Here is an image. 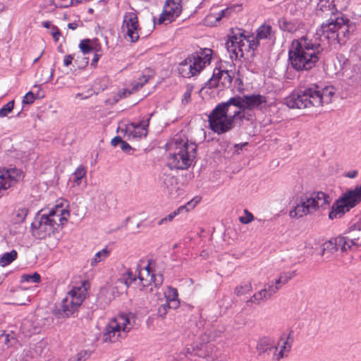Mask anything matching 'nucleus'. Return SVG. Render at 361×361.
Returning <instances> with one entry per match:
<instances>
[{"label": "nucleus", "mask_w": 361, "mask_h": 361, "mask_svg": "<svg viewBox=\"0 0 361 361\" xmlns=\"http://www.w3.org/2000/svg\"><path fill=\"white\" fill-rule=\"evenodd\" d=\"M184 207H178L177 209H176L175 211H173V212L170 213L167 216H166L165 218H163L161 219L159 221V225H161L163 224H164L166 221H172L174 217L176 216H177L178 214H179L180 213H181L182 212H183V209H184Z\"/></svg>", "instance_id": "obj_42"}, {"label": "nucleus", "mask_w": 361, "mask_h": 361, "mask_svg": "<svg viewBox=\"0 0 361 361\" xmlns=\"http://www.w3.org/2000/svg\"><path fill=\"white\" fill-rule=\"evenodd\" d=\"M195 57V61L200 60L198 62L201 66V71L205 67L206 64H209L212 60V50L210 49H204L200 53L192 54Z\"/></svg>", "instance_id": "obj_24"}, {"label": "nucleus", "mask_w": 361, "mask_h": 361, "mask_svg": "<svg viewBox=\"0 0 361 361\" xmlns=\"http://www.w3.org/2000/svg\"><path fill=\"white\" fill-rule=\"evenodd\" d=\"M315 201L310 195L309 192L302 194L295 200V205L289 212L291 218H301L315 212Z\"/></svg>", "instance_id": "obj_9"}, {"label": "nucleus", "mask_w": 361, "mask_h": 361, "mask_svg": "<svg viewBox=\"0 0 361 361\" xmlns=\"http://www.w3.org/2000/svg\"><path fill=\"white\" fill-rule=\"evenodd\" d=\"M295 276V271L283 273L280 275L279 278L276 280V284L279 287L288 283L289 280Z\"/></svg>", "instance_id": "obj_33"}, {"label": "nucleus", "mask_w": 361, "mask_h": 361, "mask_svg": "<svg viewBox=\"0 0 361 361\" xmlns=\"http://www.w3.org/2000/svg\"><path fill=\"white\" fill-rule=\"evenodd\" d=\"M229 99L216 106L209 115L208 122L210 129L217 134H223L233 128L234 122L239 119L242 122L245 118L243 109L234 104H228Z\"/></svg>", "instance_id": "obj_4"}, {"label": "nucleus", "mask_w": 361, "mask_h": 361, "mask_svg": "<svg viewBox=\"0 0 361 361\" xmlns=\"http://www.w3.org/2000/svg\"><path fill=\"white\" fill-rule=\"evenodd\" d=\"M344 235L346 246H350V250L353 247L361 246V220L351 225Z\"/></svg>", "instance_id": "obj_15"}, {"label": "nucleus", "mask_w": 361, "mask_h": 361, "mask_svg": "<svg viewBox=\"0 0 361 361\" xmlns=\"http://www.w3.org/2000/svg\"><path fill=\"white\" fill-rule=\"evenodd\" d=\"M252 290L251 283H247L244 285H240L235 288V294L237 296L243 295L247 293H250Z\"/></svg>", "instance_id": "obj_36"}, {"label": "nucleus", "mask_w": 361, "mask_h": 361, "mask_svg": "<svg viewBox=\"0 0 361 361\" xmlns=\"http://www.w3.org/2000/svg\"><path fill=\"white\" fill-rule=\"evenodd\" d=\"M14 108V100L8 102L0 109V117H6Z\"/></svg>", "instance_id": "obj_41"}, {"label": "nucleus", "mask_w": 361, "mask_h": 361, "mask_svg": "<svg viewBox=\"0 0 361 361\" xmlns=\"http://www.w3.org/2000/svg\"><path fill=\"white\" fill-rule=\"evenodd\" d=\"M200 201V197H196L194 199L191 200L186 204L182 206L185 207L183 211L188 212L189 210L193 209Z\"/></svg>", "instance_id": "obj_50"}, {"label": "nucleus", "mask_w": 361, "mask_h": 361, "mask_svg": "<svg viewBox=\"0 0 361 361\" xmlns=\"http://www.w3.org/2000/svg\"><path fill=\"white\" fill-rule=\"evenodd\" d=\"M28 213V209L25 207L20 208L16 211L15 220L16 223L23 222Z\"/></svg>", "instance_id": "obj_43"}, {"label": "nucleus", "mask_w": 361, "mask_h": 361, "mask_svg": "<svg viewBox=\"0 0 361 361\" xmlns=\"http://www.w3.org/2000/svg\"><path fill=\"white\" fill-rule=\"evenodd\" d=\"M146 270L147 271V275L148 276H150V283L149 284L147 283H144V279L142 278V276L139 274V279L141 283H142V286L143 287H145V286H147L149 285H151V283L152 282L154 283V287H159L160 286L162 283H163V276L161 274L156 276L154 274H151L150 275V271H149V266L148 265L147 267H146Z\"/></svg>", "instance_id": "obj_28"}, {"label": "nucleus", "mask_w": 361, "mask_h": 361, "mask_svg": "<svg viewBox=\"0 0 361 361\" xmlns=\"http://www.w3.org/2000/svg\"><path fill=\"white\" fill-rule=\"evenodd\" d=\"M149 118H148L147 121H140L137 126H135V128H138V127H140L142 132L140 133V136H146L147 134V127L149 126Z\"/></svg>", "instance_id": "obj_53"}, {"label": "nucleus", "mask_w": 361, "mask_h": 361, "mask_svg": "<svg viewBox=\"0 0 361 361\" xmlns=\"http://www.w3.org/2000/svg\"><path fill=\"white\" fill-rule=\"evenodd\" d=\"M267 102L266 97L261 94H247L240 96H235L229 99V102L226 104H234L238 108L243 109L244 111L246 109L252 110L258 108L261 104Z\"/></svg>", "instance_id": "obj_10"}, {"label": "nucleus", "mask_w": 361, "mask_h": 361, "mask_svg": "<svg viewBox=\"0 0 361 361\" xmlns=\"http://www.w3.org/2000/svg\"><path fill=\"white\" fill-rule=\"evenodd\" d=\"M178 291L176 288L169 287L168 293L166 294V300L178 299Z\"/></svg>", "instance_id": "obj_52"}, {"label": "nucleus", "mask_w": 361, "mask_h": 361, "mask_svg": "<svg viewBox=\"0 0 361 361\" xmlns=\"http://www.w3.org/2000/svg\"><path fill=\"white\" fill-rule=\"evenodd\" d=\"M277 25L281 31L289 34L295 33L304 27V23L301 20L290 18L287 16L279 18L277 20Z\"/></svg>", "instance_id": "obj_16"}, {"label": "nucleus", "mask_w": 361, "mask_h": 361, "mask_svg": "<svg viewBox=\"0 0 361 361\" xmlns=\"http://www.w3.org/2000/svg\"><path fill=\"white\" fill-rule=\"evenodd\" d=\"M319 43L302 36L294 39L288 51L289 63L296 71H307L314 68L322 55Z\"/></svg>", "instance_id": "obj_1"}, {"label": "nucleus", "mask_w": 361, "mask_h": 361, "mask_svg": "<svg viewBox=\"0 0 361 361\" xmlns=\"http://www.w3.org/2000/svg\"><path fill=\"white\" fill-rule=\"evenodd\" d=\"M73 60V55L68 54L64 56L63 59V65L65 66H68L72 63V61Z\"/></svg>", "instance_id": "obj_64"}, {"label": "nucleus", "mask_w": 361, "mask_h": 361, "mask_svg": "<svg viewBox=\"0 0 361 361\" xmlns=\"http://www.w3.org/2000/svg\"><path fill=\"white\" fill-rule=\"evenodd\" d=\"M224 71L221 67H216L213 71L212 76L205 83V87L212 89L217 87L224 75Z\"/></svg>", "instance_id": "obj_25"}, {"label": "nucleus", "mask_w": 361, "mask_h": 361, "mask_svg": "<svg viewBox=\"0 0 361 361\" xmlns=\"http://www.w3.org/2000/svg\"><path fill=\"white\" fill-rule=\"evenodd\" d=\"M309 194L315 201V211H317V209L320 207H322L323 209H326L329 206L331 201V198L329 195H327L326 193L319 191L309 192Z\"/></svg>", "instance_id": "obj_23"}, {"label": "nucleus", "mask_w": 361, "mask_h": 361, "mask_svg": "<svg viewBox=\"0 0 361 361\" xmlns=\"http://www.w3.org/2000/svg\"><path fill=\"white\" fill-rule=\"evenodd\" d=\"M79 48L84 54H89L94 50L90 39L81 40L79 44Z\"/></svg>", "instance_id": "obj_38"}, {"label": "nucleus", "mask_w": 361, "mask_h": 361, "mask_svg": "<svg viewBox=\"0 0 361 361\" xmlns=\"http://www.w3.org/2000/svg\"><path fill=\"white\" fill-rule=\"evenodd\" d=\"M195 61V57L191 54L179 63L178 73L183 78H190L196 75L201 71V66L198 62Z\"/></svg>", "instance_id": "obj_13"}, {"label": "nucleus", "mask_w": 361, "mask_h": 361, "mask_svg": "<svg viewBox=\"0 0 361 361\" xmlns=\"http://www.w3.org/2000/svg\"><path fill=\"white\" fill-rule=\"evenodd\" d=\"M257 351L259 355L264 354L270 355L278 352V347L276 345L274 340L269 337H263L260 338L257 344Z\"/></svg>", "instance_id": "obj_19"}, {"label": "nucleus", "mask_w": 361, "mask_h": 361, "mask_svg": "<svg viewBox=\"0 0 361 361\" xmlns=\"http://www.w3.org/2000/svg\"><path fill=\"white\" fill-rule=\"evenodd\" d=\"M347 243L343 235H339L336 238H332L328 241L323 244V248L322 250V255H324L325 250L334 253L338 250H341L342 252H346L350 250V246H346Z\"/></svg>", "instance_id": "obj_17"}, {"label": "nucleus", "mask_w": 361, "mask_h": 361, "mask_svg": "<svg viewBox=\"0 0 361 361\" xmlns=\"http://www.w3.org/2000/svg\"><path fill=\"white\" fill-rule=\"evenodd\" d=\"M216 17V15H214L213 13L208 14L204 19L205 23L207 25H212V26L216 25L218 23H215Z\"/></svg>", "instance_id": "obj_56"}, {"label": "nucleus", "mask_w": 361, "mask_h": 361, "mask_svg": "<svg viewBox=\"0 0 361 361\" xmlns=\"http://www.w3.org/2000/svg\"><path fill=\"white\" fill-rule=\"evenodd\" d=\"M336 13H342L339 12L338 8L335 7L334 2L330 0H320L317 5V15L327 17L334 16Z\"/></svg>", "instance_id": "obj_21"}, {"label": "nucleus", "mask_w": 361, "mask_h": 361, "mask_svg": "<svg viewBox=\"0 0 361 361\" xmlns=\"http://www.w3.org/2000/svg\"><path fill=\"white\" fill-rule=\"evenodd\" d=\"M90 354L87 351H81L77 355V361H85L90 357Z\"/></svg>", "instance_id": "obj_61"}, {"label": "nucleus", "mask_w": 361, "mask_h": 361, "mask_svg": "<svg viewBox=\"0 0 361 361\" xmlns=\"http://www.w3.org/2000/svg\"><path fill=\"white\" fill-rule=\"evenodd\" d=\"M355 30V24L343 13L331 16L326 22L322 24L317 31V35L327 39L330 43L341 44L345 37Z\"/></svg>", "instance_id": "obj_5"}, {"label": "nucleus", "mask_w": 361, "mask_h": 361, "mask_svg": "<svg viewBox=\"0 0 361 361\" xmlns=\"http://www.w3.org/2000/svg\"><path fill=\"white\" fill-rule=\"evenodd\" d=\"M244 212H245V216H240L239 218V220L242 224H247L250 223L254 219V216L252 215V213H250L247 209H245L244 211Z\"/></svg>", "instance_id": "obj_48"}, {"label": "nucleus", "mask_w": 361, "mask_h": 361, "mask_svg": "<svg viewBox=\"0 0 361 361\" xmlns=\"http://www.w3.org/2000/svg\"><path fill=\"white\" fill-rule=\"evenodd\" d=\"M350 0H332L336 8L343 9L345 8Z\"/></svg>", "instance_id": "obj_58"}, {"label": "nucleus", "mask_w": 361, "mask_h": 361, "mask_svg": "<svg viewBox=\"0 0 361 361\" xmlns=\"http://www.w3.org/2000/svg\"><path fill=\"white\" fill-rule=\"evenodd\" d=\"M162 13L166 17L167 20H169L170 23L173 21L177 17L175 13L170 12V9L167 8L166 6H164V9Z\"/></svg>", "instance_id": "obj_57"}, {"label": "nucleus", "mask_w": 361, "mask_h": 361, "mask_svg": "<svg viewBox=\"0 0 361 361\" xmlns=\"http://www.w3.org/2000/svg\"><path fill=\"white\" fill-rule=\"evenodd\" d=\"M18 257V252L15 250L3 254L0 257V266L6 267L13 262Z\"/></svg>", "instance_id": "obj_30"}, {"label": "nucleus", "mask_w": 361, "mask_h": 361, "mask_svg": "<svg viewBox=\"0 0 361 361\" xmlns=\"http://www.w3.org/2000/svg\"><path fill=\"white\" fill-rule=\"evenodd\" d=\"M51 35L53 36L54 41L58 42L59 39V37L61 35V32L56 25H53Z\"/></svg>", "instance_id": "obj_60"}, {"label": "nucleus", "mask_w": 361, "mask_h": 361, "mask_svg": "<svg viewBox=\"0 0 361 361\" xmlns=\"http://www.w3.org/2000/svg\"><path fill=\"white\" fill-rule=\"evenodd\" d=\"M232 13V9L226 8L216 14L215 23H219L224 18H228Z\"/></svg>", "instance_id": "obj_47"}, {"label": "nucleus", "mask_w": 361, "mask_h": 361, "mask_svg": "<svg viewBox=\"0 0 361 361\" xmlns=\"http://www.w3.org/2000/svg\"><path fill=\"white\" fill-rule=\"evenodd\" d=\"M174 152L169 153L168 165L171 169H187L193 163L197 154V145L194 142L188 143L183 140H175L171 143Z\"/></svg>", "instance_id": "obj_6"}, {"label": "nucleus", "mask_w": 361, "mask_h": 361, "mask_svg": "<svg viewBox=\"0 0 361 361\" xmlns=\"http://www.w3.org/2000/svg\"><path fill=\"white\" fill-rule=\"evenodd\" d=\"M118 323H121V331L126 334L130 331L131 327H128V325L130 324V319L126 315H121L118 318L115 319Z\"/></svg>", "instance_id": "obj_39"}, {"label": "nucleus", "mask_w": 361, "mask_h": 361, "mask_svg": "<svg viewBox=\"0 0 361 361\" xmlns=\"http://www.w3.org/2000/svg\"><path fill=\"white\" fill-rule=\"evenodd\" d=\"M164 6L170 9V12L175 13L176 16H179L182 11L181 0H167Z\"/></svg>", "instance_id": "obj_29"}, {"label": "nucleus", "mask_w": 361, "mask_h": 361, "mask_svg": "<svg viewBox=\"0 0 361 361\" xmlns=\"http://www.w3.org/2000/svg\"><path fill=\"white\" fill-rule=\"evenodd\" d=\"M24 177L23 172L16 168L0 169V182L5 185L6 189L14 185Z\"/></svg>", "instance_id": "obj_14"}, {"label": "nucleus", "mask_w": 361, "mask_h": 361, "mask_svg": "<svg viewBox=\"0 0 361 361\" xmlns=\"http://www.w3.org/2000/svg\"><path fill=\"white\" fill-rule=\"evenodd\" d=\"M355 206V204L350 200L347 194L344 193L333 204L329 214V218L331 220L339 219Z\"/></svg>", "instance_id": "obj_11"}, {"label": "nucleus", "mask_w": 361, "mask_h": 361, "mask_svg": "<svg viewBox=\"0 0 361 361\" xmlns=\"http://www.w3.org/2000/svg\"><path fill=\"white\" fill-rule=\"evenodd\" d=\"M159 183L165 192L171 194L177 184V179L170 173H164L160 176Z\"/></svg>", "instance_id": "obj_22"}, {"label": "nucleus", "mask_w": 361, "mask_h": 361, "mask_svg": "<svg viewBox=\"0 0 361 361\" xmlns=\"http://www.w3.org/2000/svg\"><path fill=\"white\" fill-rule=\"evenodd\" d=\"M166 302L167 307H169L170 309H176L179 307L180 302H179L178 299L168 300H166Z\"/></svg>", "instance_id": "obj_59"}, {"label": "nucleus", "mask_w": 361, "mask_h": 361, "mask_svg": "<svg viewBox=\"0 0 361 361\" xmlns=\"http://www.w3.org/2000/svg\"><path fill=\"white\" fill-rule=\"evenodd\" d=\"M256 37L257 39H271L272 34V27L270 25L262 24L257 30Z\"/></svg>", "instance_id": "obj_26"}, {"label": "nucleus", "mask_w": 361, "mask_h": 361, "mask_svg": "<svg viewBox=\"0 0 361 361\" xmlns=\"http://www.w3.org/2000/svg\"><path fill=\"white\" fill-rule=\"evenodd\" d=\"M122 28L123 30H126V35L129 37L131 42L138 40L140 27L138 18L135 13L129 12L124 15Z\"/></svg>", "instance_id": "obj_12"}, {"label": "nucleus", "mask_w": 361, "mask_h": 361, "mask_svg": "<svg viewBox=\"0 0 361 361\" xmlns=\"http://www.w3.org/2000/svg\"><path fill=\"white\" fill-rule=\"evenodd\" d=\"M35 98L34 93L30 91L23 97L22 102L23 104H32L35 102Z\"/></svg>", "instance_id": "obj_49"}, {"label": "nucleus", "mask_w": 361, "mask_h": 361, "mask_svg": "<svg viewBox=\"0 0 361 361\" xmlns=\"http://www.w3.org/2000/svg\"><path fill=\"white\" fill-rule=\"evenodd\" d=\"M86 175V170L84 166H78L73 176L74 177V182L79 183L80 180Z\"/></svg>", "instance_id": "obj_44"}, {"label": "nucleus", "mask_w": 361, "mask_h": 361, "mask_svg": "<svg viewBox=\"0 0 361 361\" xmlns=\"http://www.w3.org/2000/svg\"><path fill=\"white\" fill-rule=\"evenodd\" d=\"M184 350L185 355H191L200 357H205V354L202 352V349H198V345H196L195 346L191 345L190 346L187 347Z\"/></svg>", "instance_id": "obj_35"}, {"label": "nucleus", "mask_w": 361, "mask_h": 361, "mask_svg": "<svg viewBox=\"0 0 361 361\" xmlns=\"http://www.w3.org/2000/svg\"><path fill=\"white\" fill-rule=\"evenodd\" d=\"M355 205L361 202V183L360 185L357 186L355 189L348 190L345 192Z\"/></svg>", "instance_id": "obj_32"}, {"label": "nucleus", "mask_w": 361, "mask_h": 361, "mask_svg": "<svg viewBox=\"0 0 361 361\" xmlns=\"http://www.w3.org/2000/svg\"><path fill=\"white\" fill-rule=\"evenodd\" d=\"M123 279L125 281V284L127 286H129L136 281V274L128 269L126 271V274L123 275Z\"/></svg>", "instance_id": "obj_46"}, {"label": "nucleus", "mask_w": 361, "mask_h": 361, "mask_svg": "<svg viewBox=\"0 0 361 361\" xmlns=\"http://www.w3.org/2000/svg\"><path fill=\"white\" fill-rule=\"evenodd\" d=\"M279 341H283V343L281 346L280 350H278L276 353H274L272 360L275 361H279L283 358L284 356V352L290 351L293 341V331L291 330L288 335L283 334L280 337Z\"/></svg>", "instance_id": "obj_20"}, {"label": "nucleus", "mask_w": 361, "mask_h": 361, "mask_svg": "<svg viewBox=\"0 0 361 361\" xmlns=\"http://www.w3.org/2000/svg\"><path fill=\"white\" fill-rule=\"evenodd\" d=\"M334 94V88L332 86L320 88L317 85H313L293 92L285 98L284 103L290 109L319 107L324 104H329Z\"/></svg>", "instance_id": "obj_3"}, {"label": "nucleus", "mask_w": 361, "mask_h": 361, "mask_svg": "<svg viewBox=\"0 0 361 361\" xmlns=\"http://www.w3.org/2000/svg\"><path fill=\"white\" fill-rule=\"evenodd\" d=\"M244 42L245 43V47H244V52H248L250 51H254L259 46V40L257 39V37H255L253 35H245Z\"/></svg>", "instance_id": "obj_27"}, {"label": "nucleus", "mask_w": 361, "mask_h": 361, "mask_svg": "<svg viewBox=\"0 0 361 361\" xmlns=\"http://www.w3.org/2000/svg\"><path fill=\"white\" fill-rule=\"evenodd\" d=\"M191 92H192V87L188 86L187 90L183 94V98H182V103L183 104H187L190 102V97H191Z\"/></svg>", "instance_id": "obj_54"}, {"label": "nucleus", "mask_w": 361, "mask_h": 361, "mask_svg": "<svg viewBox=\"0 0 361 361\" xmlns=\"http://www.w3.org/2000/svg\"><path fill=\"white\" fill-rule=\"evenodd\" d=\"M121 145V149H122V151H123L124 152H126V153H129L130 154V152L131 150H134L131 146L126 141L123 140L121 142V143L120 144Z\"/></svg>", "instance_id": "obj_62"}, {"label": "nucleus", "mask_w": 361, "mask_h": 361, "mask_svg": "<svg viewBox=\"0 0 361 361\" xmlns=\"http://www.w3.org/2000/svg\"><path fill=\"white\" fill-rule=\"evenodd\" d=\"M40 281L41 276L37 272L32 274H23L20 279V282L39 283Z\"/></svg>", "instance_id": "obj_34"}, {"label": "nucleus", "mask_w": 361, "mask_h": 361, "mask_svg": "<svg viewBox=\"0 0 361 361\" xmlns=\"http://www.w3.org/2000/svg\"><path fill=\"white\" fill-rule=\"evenodd\" d=\"M245 31L240 28L231 30V34L228 35V40L226 43V47L231 54V57L234 56L235 59L243 58L244 56V47L245 43Z\"/></svg>", "instance_id": "obj_8"}, {"label": "nucleus", "mask_w": 361, "mask_h": 361, "mask_svg": "<svg viewBox=\"0 0 361 361\" xmlns=\"http://www.w3.org/2000/svg\"><path fill=\"white\" fill-rule=\"evenodd\" d=\"M263 300H267V297L266 295V290H261L258 293L254 294L248 300H247V304L248 303H258L259 301Z\"/></svg>", "instance_id": "obj_37"}, {"label": "nucleus", "mask_w": 361, "mask_h": 361, "mask_svg": "<svg viewBox=\"0 0 361 361\" xmlns=\"http://www.w3.org/2000/svg\"><path fill=\"white\" fill-rule=\"evenodd\" d=\"M109 255L110 250H109L107 248L102 249L94 255V257L91 259L90 265L92 267H94L97 263L107 258Z\"/></svg>", "instance_id": "obj_31"}, {"label": "nucleus", "mask_w": 361, "mask_h": 361, "mask_svg": "<svg viewBox=\"0 0 361 361\" xmlns=\"http://www.w3.org/2000/svg\"><path fill=\"white\" fill-rule=\"evenodd\" d=\"M87 281H82L80 286H73L67 293V295L61 301L60 307H56L53 310V314L58 319H65L69 317L82 305L85 298L87 288Z\"/></svg>", "instance_id": "obj_7"}, {"label": "nucleus", "mask_w": 361, "mask_h": 361, "mask_svg": "<svg viewBox=\"0 0 361 361\" xmlns=\"http://www.w3.org/2000/svg\"><path fill=\"white\" fill-rule=\"evenodd\" d=\"M144 80L143 82H137L135 85H133V90H138L140 88L142 87V86L148 81L149 76L143 75Z\"/></svg>", "instance_id": "obj_63"}, {"label": "nucleus", "mask_w": 361, "mask_h": 361, "mask_svg": "<svg viewBox=\"0 0 361 361\" xmlns=\"http://www.w3.org/2000/svg\"><path fill=\"white\" fill-rule=\"evenodd\" d=\"M121 336V323L113 319L105 328L102 340L104 342H116L118 338Z\"/></svg>", "instance_id": "obj_18"}, {"label": "nucleus", "mask_w": 361, "mask_h": 361, "mask_svg": "<svg viewBox=\"0 0 361 361\" xmlns=\"http://www.w3.org/2000/svg\"><path fill=\"white\" fill-rule=\"evenodd\" d=\"M280 287L277 284H267L264 286V288L262 290H266V295L267 297V300L269 299L272 295L276 293Z\"/></svg>", "instance_id": "obj_45"}, {"label": "nucleus", "mask_w": 361, "mask_h": 361, "mask_svg": "<svg viewBox=\"0 0 361 361\" xmlns=\"http://www.w3.org/2000/svg\"><path fill=\"white\" fill-rule=\"evenodd\" d=\"M38 212L31 224V233L39 240L53 238L58 241L60 238L59 229L68 221L69 212L61 207L50 209L47 214Z\"/></svg>", "instance_id": "obj_2"}, {"label": "nucleus", "mask_w": 361, "mask_h": 361, "mask_svg": "<svg viewBox=\"0 0 361 361\" xmlns=\"http://www.w3.org/2000/svg\"><path fill=\"white\" fill-rule=\"evenodd\" d=\"M169 309H170V308L169 307H167L166 302H165V303L160 305L157 310V314H158L159 317H161L162 318L165 317Z\"/></svg>", "instance_id": "obj_55"}, {"label": "nucleus", "mask_w": 361, "mask_h": 361, "mask_svg": "<svg viewBox=\"0 0 361 361\" xmlns=\"http://www.w3.org/2000/svg\"><path fill=\"white\" fill-rule=\"evenodd\" d=\"M200 201V197H196L194 199L191 200L186 204L182 206L185 207L183 211L188 212L189 210L193 209Z\"/></svg>", "instance_id": "obj_51"}, {"label": "nucleus", "mask_w": 361, "mask_h": 361, "mask_svg": "<svg viewBox=\"0 0 361 361\" xmlns=\"http://www.w3.org/2000/svg\"><path fill=\"white\" fill-rule=\"evenodd\" d=\"M233 75L231 74L228 71H224V75L221 80V85L222 87H228L232 82Z\"/></svg>", "instance_id": "obj_40"}]
</instances>
